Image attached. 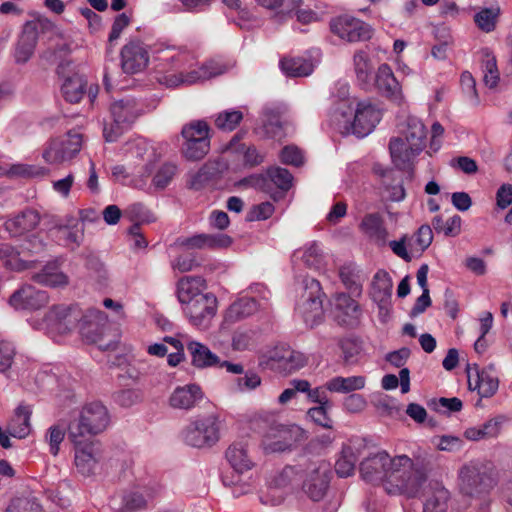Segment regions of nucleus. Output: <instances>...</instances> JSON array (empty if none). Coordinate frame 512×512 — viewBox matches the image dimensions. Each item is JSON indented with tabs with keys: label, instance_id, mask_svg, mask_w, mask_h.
Returning a JSON list of instances; mask_svg holds the SVG:
<instances>
[{
	"label": "nucleus",
	"instance_id": "1",
	"mask_svg": "<svg viewBox=\"0 0 512 512\" xmlns=\"http://www.w3.org/2000/svg\"><path fill=\"white\" fill-rule=\"evenodd\" d=\"M360 473L367 482H382L385 491L392 495L417 496L427 474L422 466L406 455L391 458L386 451L369 455L360 463Z\"/></svg>",
	"mask_w": 512,
	"mask_h": 512
},
{
	"label": "nucleus",
	"instance_id": "2",
	"mask_svg": "<svg viewBox=\"0 0 512 512\" xmlns=\"http://www.w3.org/2000/svg\"><path fill=\"white\" fill-rule=\"evenodd\" d=\"M381 111L369 101H360L355 108L342 102L334 117L342 133L358 137L370 134L381 120Z\"/></svg>",
	"mask_w": 512,
	"mask_h": 512
},
{
	"label": "nucleus",
	"instance_id": "3",
	"mask_svg": "<svg viewBox=\"0 0 512 512\" xmlns=\"http://www.w3.org/2000/svg\"><path fill=\"white\" fill-rule=\"evenodd\" d=\"M102 318L103 314L98 310L84 314L77 305L59 304L50 308L44 322L50 332L64 335L78 328L82 335V326L89 327L93 320Z\"/></svg>",
	"mask_w": 512,
	"mask_h": 512
},
{
	"label": "nucleus",
	"instance_id": "4",
	"mask_svg": "<svg viewBox=\"0 0 512 512\" xmlns=\"http://www.w3.org/2000/svg\"><path fill=\"white\" fill-rule=\"evenodd\" d=\"M109 422L108 410L103 404H86L81 409L78 419L69 425L68 437L74 445L85 444V441H91L93 436L103 432Z\"/></svg>",
	"mask_w": 512,
	"mask_h": 512
},
{
	"label": "nucleus",
	"instance_id": "5",
	"mask_svg": "<svg viewBox=\"0 0 512 512\" xmlns=\"http://www.w3.org/2000/svg\"><path fill=\"white\" fill-rule=\"evenodd\" d=\"M221 421L216 413L195 417L183 430L186 444L196 448H209L220 440Z\"/></svg>",
	"mask_w": 512,
	"mask_h": 512
},
{
	"label": "nucleus",
	"instance_id": "6",
	"mask_svg": "<svg viewBox=\"0 0 512 512\" xmlns=\"http://www.w3.org/2000/svg\"><path fill=\"white\" fill-rule=\"evenodd\" d=\"M142 112L141 105L133 97L115 100L110 105L111 123H105L103 135L108 142L116 141L131 127Z\"/></svg>",
	"mask_w": 512,
	"mask_h": 512
},
{
	"label": "nucleus",
	"instance_id": "7",
	"mask_svg": "<svg viewBox=\"0 0 512 512\" xmlns=\"http://www.w3.org/2000/svg\"><path fill=\"white\" fill-rule=\"evenodd\" d=\"M495 475L490 463L470 462L459 472L461 490L470 496L487 492L496 483Z\"/></svg>",
	"mask_w": 512,
	"mask_h": 512
},
{
	"label": "nucleus",
	"instance_id": "8",
	"mask_svg": "<svg viewBox=\"0 0 512 512\" xmlns=\"http://www.w3.org/2000/svg\"><path fill=\"white\" fill-rule=\"evenodd\" d=\"M260 366L281 374H291L307 364V357L286 345H278L261 356Z\"/></svg>",
	"mask_w": 512,
	"mask_h": 512
},
{
	"label": "nucleus",
	"instance_id": "9",
	"mask_svg": "<svg viewBox=\"0 0 512 512\" xmlns=\"http://www.w3.org/2000/svg\"><path fill=\"white\" fill-rule=\"evenodd\" d=\"M209 125L204 120H195L183 126L181 134L183 156L191 161L204 158L210 149Z\"/></svg>",
	"mask_w": 512,
	"mask_h": 512
},
{
	"label": "nucleus",
	"instance_id": "10",
	"mask_svg": "<svg viewBox=\"0 0 512 512\" xmlns=\"http://www.w3.org/2000/svg\"><path fill=\"white\" fill-rule=\"evenodd\" d=\"M227 70V67L219 61L209 60L197 69H192L184 74H168L158 78L160 84L167 87H177L179 85H192L212 77L219 76Z\"/></svg>",
	"mask_w": 512,
	"mask_h": 512
},
{
	"label": "nucleus",
	"instance_id": "11",
	"mask_svg": "<svg viewBox=\"0 0 512 512\" xmlns=\"http://www.w3.org/2000/svg\"><path fill=\"white\" fill-rule=\"evenodd\" d=\"M304 283L305 293L297 306V311L306 325L313 328L321 322L323 316L321 286L314 278H306Z\"/></svg>",
	"mask_w": 512,
	"mask_h": 512
},
{
	"label": "nucleus",
	"instance_id": "12",
	"mask_svg": "<svg viewBox=\"0 0 512 512\" xmlns=\"http://www.w3.org/2000/svg\"><path fill=\"white\" fill-rule=\"evenodd\" d=\"M330 29L339 38L350 43L367 41L373 36V28L369 24L349 15L332 19Z\"/></svg>",
	"mask_w": 512,
	"mask_h": 512
},
{
	"label": "nucleus",
	"instance_id": "13",
	"mask_svg": "<svg viewBox=\"0 0 512 512\" xmlns=\"http://www.w3.org/2000/svg\"><path fill=\"white\" fill-rule=\"evenodd\" d=\"M183 312L191 325L207 329L217 312V298L212 293H205L183 305Z\"/></svg>",
	"mask_w": 512,
	"mask_h": 512
},
{
	"label": "nucleus",
	"instance_id": "14",
	"mask_svg": "<svg viewBox=\"0 0 512 512\" xmlns=\"http://www.w3.org/2000/svg\"><path fill=\"white\" fill-rule=\"evenodd\" d=\"M302 477L305 494L313 501L321 500L329 484V465L324 461L310 463Z\"/></svg>",
	"mask_w": 512,
	"mask_h": 512
},
{
	"label": "nucleus",
	"instance_id": "15",
	"mask_svg": "<svg viewBox=\"0 0 512 512\" xmlns=\"http://www.w3.org/2000/svg\"><path fill=\"white\" fill-rule=\"evenodd\" d=\"M149 63L146 46L140 40H132L121 49V68L126 74H137L145 70Z\"/></svg>",
	"mask_w": 512,
	"mask_h": 512
},
{
	"label": "nucleus",
	"instance_id": "16",
	"mask_svg": "<svg viewBox=\"0 0 512 512\" xmlns=\"http://www.w3.org/2000/svg\"><path fill=\"white\" fill-rule=\"evenodd\" d=\"M303 431L298 426H279L272 429L265 435L263 446L267 452H283L292 447L294 443L302 436Z\"/></svg>",
	"mask_w": 512,
	"mask_h": 512
},
{
	"label": "nucleus",
	"instance_id": "17",
	"mask_svg": "<svg viewBox=\"0 0 512 512\" xmlns=\"http://www.w3.org/2000/svg\"><path fill=\"white\" fill-rule=\"evenodd\" d=\"M204 398L202 388L195 383L177 386L168 398V404L172 409L190 411Z\"/></svg>",
	"mask_w": 512,
	"mask_h": 512
},
{
	"label": "nucleus",
	"instance_id": "18",
	"mask_svg": "<svg viewBox=\"0 0 512 512\" xmlns=\"http://www.w3.org/2000/svg\"><path fill=\"white\" fill-rule=\"evenodd\" d=\"M468 387L470 390H477L481 397H492L498 390L499 379L494 365L477 370L473 374L468 371Z\"/></svg>",
	"mask_w": 512,
	"mask_h": 512
},
{
	"label": "nucleus",
	"instance_id": "19",
	"mask_svg": "<svg viewBox=\"0 0 512 512\" xmlns=\"http://www.w3.org/2000/svg\"><path fill=\"white\" fill-rule=\"evenodd\" d=\"M156 59L160 62V65L179 70L178 74L181 72L186 74L185 69L191 68L194 62V57L188 50L170 45L158 48Z\"/></svg>",
	"mask_w": 512,
	"mask_h": 512
},
{
	"label": "nucleus",
	"instance_id": "20",
	"mask_svg": "<svg viewBox=\"0 0 512 512\" xmlns=\"http://www.w3.org/2000/svg\"><path fill=\"white\" fill-rule=\"evenodd\" d=\"M399 134L403 136L410 145L411 155H419L424 147L427 136L425 125L415 116H408L399 126Z\"/></svg>",
	"mask_w": 512,
	"mask_h": 512
},
{
	"label": "nucleus",
	"instance_id": "21",
	"mask_svg": "<svg viewBox=\"0 0 512 512\" xmlns=\"http://www.w3.org/2000/svg\"><path fill=\"white\" fill-rule=\"evenodd\" d=\"M232 243L226 234H197L191 237L178 238L176 244L187 250L206 248H226Z\"/></svg>",
	"mask_w": 512,
	"mask_h": 512
},
{
	"label": "nucleus",
	"instance_id": "22",
	"mask_svg": "<svg viewBox=\"0 0 512 512\" xmlns=\"http://www.w3.org/2000/svg\"><path fill=\"white\" fill-rule=\"evenodd\" d=\"M375 83L379 91L387 98L396 103L402 102L403 94L401 85L388 64L383 63L378 67L375 75Z\"/></svg>",
	"mask_w": 512,
	"mask_h": 512
},
{
	"label": "nucleus",
	"instance_id": "23",
	"mask_svg": "<svg viewBox=\"0 0 512 512\" xmlns=\"http://www.w3.org/2000/svg\"><path fill=\"white\" fill-rule=\"evenodd\" d=\"M48 302L45 291L37 290L33 286H24L10 297L9 303L15 309H39Z\"/></svg>",
	"mask_w": 512,
	"mask_h": 512
},
{
	"label": "nucleus",
	"instance_id": "24",
	"mask_svg": "<svg viewBox=\"0 0 512 512\" xmlns=\"http://www.w3.org/2000/svg\"><path fill=\"white\" fill-rule=\"evenodd\" d=\"M38 41L37 24L27 22L17 41L14 57L17 63H26L33 55Z\"/></svg>",
	"mask_w": 512,
	"mask_h": 512
},
{
	"label": "nucleus",
	"instance_id": "25",
	"mask_svg": "<svg viewBox=\"0 0 512 512\" xmlns=\"http://www.w3.org/2000/svg\"><path fill=\"white\" fill-rule=\"evenodd\" d=\"M75 467L82 476L89 477L95 473L98 464L96 448L92 441H85V444L74 445Z\"/></svg>",
	"mask_w": 512,
	"mask_h": 512
},
{
	"label": "nucleus",
	"instance_id": "26",
	"mask_svg": "<svg viewBox=\"0 0 512 512\" xmlns=\"http://www.w3.org/2000/svg\"><path fill=\"white\" fill-rule=\"evenodd\" d=\"M226 169V164L220 160L206 162L198 171L188 175L189 189L199 191L205 188L212 179Z\"/></svg>",
	"mask_w": 512,
	"mask_h": 512
},
{
	"label": "nucleus",
	"instance_id": "27",
	"mask_svg": "<svg viewBox=\"0 0 512 512\" xmlns=\"http://www.w3.org/2000/svg\"><path fill=\"white\" fill-rule=\"evenodd\" d=\"M225 457L231 468L238 474H243L254 467L248 446L243 441L232 443L226 449Z\"/></svg>",
	"mask_w": 512,
	"mask_h": 512
},
{
	"label": "nucleus",
	"instance_id": "28",
	"mask_svg": "<svg viewBox=\"0 0 512 512\" xmlns=\"http://www.w3.org/2000/svg\"><path fill=\"white\" fill-rule=\"evenodd\" d=\"M206 280L201 276H185L177 283V297L182 305L190 303L198 296H204Z\"/></svg>",
	"mask_w": 512,
	"mask_h": 512
},
{
	"label": "nucleus",
	"instance_id": "29",
	"mask_svg": "<svg viewBox=\"0 0 512 512\" xmlns=\"http://www.w3.org/2000/svg\"><path fill=\"white\" fill-rule=\"evenodd\" d=\"M335 318L341 325L352 326L360 314L358 303L349 295L341 293L335 299Z\"/></svg>",
	"mask_w": 512,
	"mask_h": 512
},
{
	"label": "nucleus",
	"instance_id": "30",
	"mask_svg": "<svg viewBox=\"0 0 512 512\" xmlns=\"http://www.w3.org/2000/svg\"><path fill=\"white\" fill-rule=\"evenodd\" d=\"M389 151L394 165L402 170L408 169L418 155H411L410 145L400 134L389 141Z\"/></svg>",
	"mask_w": 512,
	"mask_h": 512
},
{
	"label": "nucleus",
	"instance_id": "31",
	"mask_svg": "<svg viewBox=\"0 0 512 512\" xmlns=\"http://www.w3.org/2000/svg\"><path fill=\"white\" fill-rule=\"evenodd\" d=\"M32 409L28 405H19L15 414L9 422L8 433L9 435L22 439L29 435L31 431L30 418Z\"/></svg>",
	"mask_w": 512,
	"mask_h": 512
},
{
	"label": "nucleus",
	"instance_id": "32",
	"mask_svg": "<svg viewBox=\"0 0 512 512\" xmlns=\"http://www.w3.org/2000/svg\"><path fill=\"white\" fill-rule=\"evenodd\" d=\"M360 230L377 245L382 246L386 244L388 232L378 214L366 215L360 223Z\"/></svg>",
	"mask_w": 512,
	"mask_h": 512
},
{
	"label": "nucleus",
	"instance_id": "33",
	"mask_svg": "<svg viewBox=\"0 0 512 512\" xmlns=\"http://www.w3.org/2000/svg\"><path fill=\"white\" fill-rule=\"evenodd\" d=\"M40 221V216L35 210H25L13 219L6 221V229L14 236L33 230Z\"/></svg>",
	"mask_w": 512,
	"mask_h": 512
},
{
	"label": "nucleus",
	"instance_id": "34",
	"mask_svg": "<svg viewBox=\"0 0 512 512\" xmlns=\"http://www.w3.org/2000/svg\"><path fill=\"white\" fill-rule=\"evenodd\" d=\"M187 349L191 356L192 365L197 368H207L220 363L219 357L200 342H189Z\"/></svg>",
	"mask_w": 512,
	"mask_h": 512
},
{
	"label": "nucleus",
	"instance_id": "35",
	"mask_svg": "<svg viewBox=\"0 0 512 512\" xmlns=\"http://www.w3.org/2000/svg\"><path fill=\"white\" fill-rule=\"evenodd\" d=\"M50 233L61 245L71 247L72 249L78 247L83 238L82 229L76 226L55 225L50 229Z\"/></svg>",
	"mask_w": 512,
	"mask_h": 512
},
{
	"label": "nucleus",
	"instance_id": "36",
	"mask_svg": "<svg viewBox=\"0 0 512 512\" xmlns=\"http://www.w3.org/2000/svg\"><path fill=\"white\" fill-rule=\"evenodd\" d=\"M32 279L44 286L51 288H63L69 284V277L53 266H45Z\"/></svg>",
	"mask_w": 512,
	"mask_h": 512
},
{
	"label": "nucleus",
	"instance_id": "37",
	"mask_svg": "<svg viewBox=\"0 0 512 512\" xmlns=\"http://www.w3.org/2000/svg\"><path fill=\"white\" fill-rule=\"evenodd\" d=\"M61 92L66 101L78 103L86 92V81L78 74L67 77L61 86Z\"/></svg>",
	"mask_w": 512,
	"mask_h": 512
},
{
	"label": "nucleus",
	"instance_id": "38",
	"mask_svg": "<svg viewBox=\"0 0 512 512\" xmlns=\"http://www.w3.org/2000/svg\"><path fill=\"white\" fill-rule=\"evenodd\" d=\"M365 383L366 380L363 376H337L326 382V388L330 392L350 393L355 390L363 389L365 387Z\"/></svg>",
	"mask_w": 512,
	"mask_h": 512
},
{
	"label": "nucleus",
	"instance_id": "39",
	"mask_svg": "<svg viewBox=\"0 0 512 512\" xmlns=\"http://www.w3.org/2000/svg\"><path fill=\"white\" fill-rule=\"evenodd\" d=\"M298 472L294 467H285L272 481L270 492L275 496L278 491L288 494L294 490L295 484L298 481Z\"/></svg>",
	"mask_w": 512,
	"mask_h": 512
},
{
	"label": "nucleus",
	"instance_id": "40",
	"mask_svg": "<svg viewBox=\"0 0 512 512\" xmlns=\"http://www.w3.org/2000/svg\"><path fill=\"white\" fill-rule=\"evenodd\" d=\"M258 310V304L255 299L243 297L235 301L227 310L226 319L236 322L251 316Z\"/></svg>",
	"mask_w": 512,
	"mask_h": 512
},
{
	"label": "nucleus",
	"instance_id": "41",
	"mask_svg": "<svg viewBox=\"0 0 512 512\" xmlns=\"http://www.w3.org/2000/svg\"><path fill=\"white\" fill-rule=\"evenodd\" d=\"M449 492L444 487L436 485L431 488L424 502L423 512H446Z\"/></svg>",
	"mask_w": 512,
	"mask_h": 512
},
{
	"label": "nucleus",
	"instance_id": "42",
	"mask_svg": "<svg viewBox=\"0 0 512 512\" xmlns=\"http://www.w3.org/2000/svg\"><path fill=\"white\" fill-rule=\"evenodd\" d=\"M264 176L267 178V192L271 188L269 182L273 183L283 192H287L292 187L293 175L286 168L270 167L266 170Z\"/></svg>",
	"mask_w": 512,
	"mask_h": 512
},
{
	"label": "nucleus",
	"instance_id": "43",
	"mask_svg": "<svg viewBox=\"0 0 512 512\" xmlns=\"http://www.w3.org/2000/svg\"><path fill=\"white\" fill-rule=\"evenodd\" d=\"M280 66L282 71L290 77L308 76L313 71L312 63L302 57L284 58Z\"/></svg>",
	"mask_w": 512,
	"mask_h": 512
},
{
	"label": "nucleus",
	"instance_id": "44",
	"mask_svg": "<svg viewBox=\"0 0 512 512\" xmlns=\"http://www.w3.org/2000/svg\"><path fill=\"white\" fill-rule=\"evenodd\" d=\"M98 320H93L89 327L82 326V336L89 342L97 344L98 348L102 351H113L117 349L118 340L109 339L105 340L104 336L98 333Z\"/></svg>",
	"mask_w": 512,
	"mask_h": 512
},
{
	"label": "nucleus",
	"instance_id": "45",
	"mask_svg": "<svg viewBox=\"0 0 512 512\" xmlns=\"http://www.w3.org/2000/svg\"><path fill=\"white\" fill-rule=\"evenodd\" d=\"M392 280L389 274L384 270H379L373 278L372 282V297L375 301L383 302L390 295L392 291Z\"/></svg>",
	"mask_w": 512,
	"mask_h": 512
},
{
	"label": "nucleus",
	"instance_id": "46",
	"mask_svg": "<svg viewBox=\"0 0 512 512\" xmlns=\"http://www.w3.org/2000/svg\"><path fill=\"white\" fill-rule=\"evenodd\" d=\"M483 81L491 89L495 88L500 80V74L497 67L495 56L487 49L483 50Z\"/></svg>",
	"mask_w": 512,
	"mask_h": 512
},
{
	"label": "nucleus",
	"instance_id": "47",
	"mask_svg": "<svg viewBox=\"0 0 512 512\" xmlns=\"http://www.w3.org/2000/svg\"><path fill=\"white\" fill-rule=\"evenodd\" d=\"M353 66L357 80L363 84H368L372 71L369 54L364 50H357L353 55Z\"/></svg>",
	"mask_w": 512,
	"mask_h": 512
},
{
	"label": "nucleus",
	"instance_id": "48",
	"mask_svg": "<svg viewBox=\"0 0 512 512\" xmlns=\"http://www.w3.org/2000/svg\"><path fill=\"white\" fill-rule=\"evenodd\" d=\"M433 227L437 233H443L445 236H457L461 231V217L454 215L444 221L441 216L434 217Z\"/></svg>",
	"mask_w": 512,
	"mask_h": 512
},
{
	"label": "nucleus",
	"instance_id": "49",
	"mask_svg": "<svg viewBox=\"0 0 512 512\" xmlns=\"http://www.w3.org/2000/svg\"><path fill=\"white\" fill-rule=\"evenodd\" d=\"M433 241V232L429 225H422L418 228L414 238L410 239L409 246L411 251L418 253L424 252Z\"/></svg>",
	"mask_w": 512,
	"mask_h": 512
},
{
	"label": "nucleus",
	"instance_id": "50",
	"mask_svg": "<svg viewBox=\"0 0 512 512\" xmlns=\"http://www.w3.org/2000/svg\"><path fill=\"white\" fill-rule=\"evenodd\" d=\"M238 152L242 155L243 164L246 167H255L261 165L266 158V153L259 150L254 145L242 143L238 147Z\"/></svg>",
	"mask_w": 512,
	"mask_h": 512
},
{
	"label": "nucleus",
	"instance_id": "51",
	"mask_svg": "<svg viewBox=\"0 0 512 512\" xmlns=\"http://www.w3.org/2000/svg\"><path fill=\"white\" fill-rule=\"evenodd\" d=\"M499 8H484L474 16V21L479 29L491 32L495 29Z\"/></svg>",
	"mask_w": 512,
	"mask_h": 512
},
{
	"label": "nucleus",
	"instance_id": "52",
	"mask_svg": "<svg viewBox=\"0 0 512 512\" xmlns=\"http://www.w3.org/2000/svg\"><path fill=\"white\" fill-rule=\"evenodd\" d=\"M243 119V114L239 110L223 111L215 119L217 128L223 131H233Z\"/></svg>",
	"mask_w": 512,
	"mask_h": 512
},
{
	"label": "nucleus",
	"instance_id": "53",
	"mask_svg": "<svg viewBox=\"0 0 512 512\" xmlns=\"http://www.w3.org/2000/svg\"><path fill=\"white\" fill-rule=\"evenodd\" d=\"M59 141L63 144L66 161L71 160L81 150L82 135L78 132L70 131L65 137L59 138Z\"/></svg>",
	"mask_w": 512,
	"mask_h": 512
},
{
	"label": "nucleus",
	"instance_id": "54",
	"mask_svg": "<svg viewBox=\"0 0 512 512\" xmlns=\"http://www.w3.org/2000/svg\"><path fill=\"white\" fill-rule=\"evenodd\" d=\"M355 464L356 457L352 450L350 448L343 450L342 455L335 463V471L340 477H348L353 474Z\"/></svg>",
	"mask_w": 512,
	"mask_h": 512
},
{
	"label": "nucleus",
	"instance_id": "55",
	"mask_svg": "<svg viewBox=\"0 0 512 512\" xmlns=\"http://www.w3.org/2000/svg\"><path fill=\"white\" fill-rule=\"evenodd\" d=\"M339 276L347 289L354 293H360L361 283L365 278L363 275H356L355 269L351 266H343L339 271Z\"/></svg>",
	"mask_w": 512,
	"mask_h": 512
},
{
	"label": "nucleus",
	"instance_id": "56",
	"mask_svg": "<svg viewBox=\"0 0 512 512\" xmlns=\"http://www.w3.org/2000/svg\"><path fill=\"white\" fill-rule=\"evenodd\" d=\"M6 512H41V506L36 498L17 497L11 500Z\"/></svg>",
	"mask_w": 512,
	"mask_h": 512
},
{
	"label": "nucleus",
	"instance_id": "57",
	"mask_svg": "<svg viewBox=\"0 0 512 512\" xmlns=\"http://www.w3.org/2000/svg\"><path fill=\"white\" fill-rule=\"evenodd\" d=\"M146 506V499L138 490H131L124 493L122 497L121 510L124 512H133Z\"/></svg>",
	"mask_w": 512,
	"mask_h": 512
},
{
	"label": "nucleus",
	"instance_id": "58",
	"mask_svg": "<svg viewBox=\"0 0 512 512\" xmlns=\"http://www.w3.org/2000/svg\"><path fill=\"white\" fill-rule=\"evenodd\" d=\"M279 158L283 164L295 167H300L305 162L302 150L294 145H287L283 147L280 151Z\"/></svg>",
	"mask_w": 512,
	"mask_h": 512
},
{
	"label": "nucleus",
	"instance_id": "59",
	"mask_svg": "<svg viewBox=\"0 0 512 512\" xmlns=\"http://www.w3.org/2000/svg\"><path fill=\"white\" fill-rule=\"evenodd\" d=\"M42 156L48 164H60L66 161L63 144L59 139H53L44 149Z\"/></svg>",
	"mask_w": 512,
	"mask_h": 512
},
{
	"label": "nucleus",
	"instance_id": "60",
	"mask_svg": "<svg viewBox=\"0 0 512 512\" xmlns=\"http://www.w3.org/2000/svg\"><path fill=\"white\" fill-rule=\"evenodd\" d=\"M281 111L279 108H265L264 109V128L266 132L271 134L272 137H276L279 131L282 129V123L280 120Z\"/></svg>",
	"mask_w": 512,
	"mask_h": 512
},
{
	"label": "nucleus",
	"instance_id": "61",
	"mask_svg": "<svg viewBox=\"0 0 512 512\" xmlns=\"http://www.w3.org/2000/svg\"><path fill=\"white\" fill-rule=\"evenodd\" d=\"M65 438V429L60 425L51 426L46 433L45 440L49 444V451L53 456H57L60 450V444Z\"/></svg>",
	"mask_w": 512,
	"mask_h": 512
},
{
	"label": "nucleus",
	"instance_id": "62",
	"mask_svg": "<svg viewBox=\"0 0 512 512\" xmlns=\"http://www.w3.org/2000/svg\"><path fill=\"white\" fill-rule=\"evenodd\" d=\"M86 268L92 278L103 284L107 280V270L104 263L94 255H90L86 260Z\"/></svg>",
	"mask_w": 512,
	"mask_h": 512
},
{
	"label": "nucleus",
	"instance_id": "63",
	"mask_svg": "<svg viewBox=\"0 0 512 512\" xmlns=\"http://www.w3.org/2000/svg\"><path fill=\"white\" fill-rule=\"evenodd\" d=\"M176 169L174 164L166 163L162 165L153 177L155 187L160 189L165 188L175 176Z\"/></svg>",
	"mask_w": 512,
	"mask_h": 512
},
{
	"label": "nucleus",
	"instance_id": "64",
	"mask_svg": "<svg viewBox=\"0 0 512 512\" xmlns=\"http://www.w3.org/2000/svg\"><path fill=\"white\" fill-rule=\"evenodd\" d=\"M340 347L342 349L345 363L353 364L357 362L358 356L361 352V345L357 340L344 339L341 341Z\"/></svg>",
	"mask_w": 512,
	"mask_h": 512
}]
</instances>
